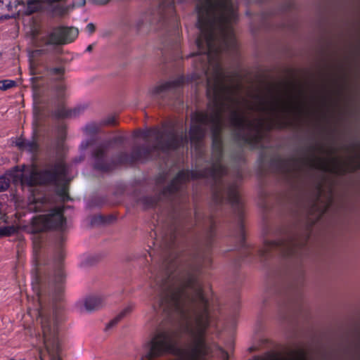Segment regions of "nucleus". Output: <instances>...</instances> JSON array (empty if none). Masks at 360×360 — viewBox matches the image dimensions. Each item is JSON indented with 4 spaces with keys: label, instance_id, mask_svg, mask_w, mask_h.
Listing matches in <instances>:
<instances>
[{
    "label": "nucleus",
    "instance_id": "obj_1",
    "mask_svg": "<svg viewBox=\"0 0 360 360\" xmlns=\"http://www.w3.org/2000/svg\"><path fill=\"white\" fill-rule=\"evenodd\" d=\"M197 9L200 34L196 43L200 53L195 55L190 79L197 82L202 75L206 76L210 103L205 112H195L191 115L189 135L191 143L197 144L205 136L207 127H210L213 162L207 170L191 172V176L217 178L226 172L221 164L219 136L225 115L231 125L238 130L240 138L252 141L259 138L262 129H272L290 115L324 117L330 108V98L274 89L243 96L239 84L225 83L226 75L219 63V53L236 46L232 30V24L238 18L236 6L231 0H198ZM189 177V172H180L171 182L170 191L177 190Z\"/></svg>",
    "mask_w": 360,
    "mask_h": 360
},
{
    "label": "nucleus",
    "instance_id": "obj_2",
    "mask_svg": "<svg viewBox=\"0 0 360 360\" xmlns=\"http://www.w3.org/2000/svg\"><path fill=\"white\" fill-rule=\"evenodd\" d=\"M158 304L161 311L166 314L177 313L186 319V330L191 342L183 348H176L173 330H157L148 343L146 359L152 360L166 354H174L175 357L171 360H207L212 352L211 346L205 342V331L210 325L209 302L200 283L192 277L170 276Z\"/></svg>",
    "mask_w": 360,
    "mask_h": 360
},
{
    "label": "nucleus",
    "instance_id": "obj_3",
    "mask_svg": "<svg viewBox=\"0 0 360 360\" xmlns=\"http://www.w3.org/2000/svg\"><path fill=\"white\" fill-rule=\"evenodd\" d=\"M360 167V142L343 148L340 153L319 150L301 162H291L287 172H298L304 168L319 169L333 174H343Z\"/></svg>",
    "mask_w": 360,
    "mask_h": 360
},
{
    "label": "nucleus",
    "instance_id": "obj_4",
    "mask_svg": "<svg viewBox=\"0 0 360 360\" xmlns=\"http://www.w3.org/2000/svg\"><path fill=\"white\" fill-rule=\"evenodd\" d=\"M61 312L54 309L52 314L42 317V335L44 349L39 351V360H62L61 344L58 339V324Z\"/></svg>",
    "mask_w": 360,
    "mask_h": 360
},
{
    "label": "nucleus",
    "instance_id": "obj_5",
    "mask_svg": "<svg viewBox=\"0 0 360 360\" xmlns=\"http://www.w3.org/2000/svg\"><path fill=\"white\" fill-rule=\"evenodd\" d=\"M66 167L63 162L55 165L53 170L39 171L34 165L27 166L21 174V185L34 186L46 183L58 184L65 181Z\"/></svg>",
    "mask_w": 360,
    "mask_h": 360
},
{
    "label": "nucleus",
    "instance_id": "obj_6",
    "mask_svg": "<svg viewBox=\"0 0 360 360\" xmlns=\"http://www.w3.org/2000/svg\"><path fill=\"white\" fill-rule=\"evenodd\" d=\"M333 184L327 181L318 186L316 196L310 210V214L315 219H319L331 205L333 198Z\"/></svg>",
    "mask_w": 360,
    "mask_h": 360
},
{
    "label": "nucleus",
    "instance_id": "obj_7",
    "mask_svg": "<svg viewBox=\"0 0 360 360\" xmlns=\"http://www.w3.org/2000/svg\"><path fill=\"white\" fill-rule=\"evenodd\" d=\"M141 136L144 139L153 136L155 138L157 143L155 148L160 150H169V148H176L183 143L187 142V139L176 134L175 132L164 133L158 129H153L148 132L141 133Z\"/></svg>",
    "mask_w": 360,
    "mask_h": 360
},
{
    "label": "nucleus",
    "instance_id": "obj_8",
    "mask_svg": "<svg viewBox=\"0 0 360 360\" xmlns=\"http://www.w3.org/2000/svg\"><path fill=\"white\" fill-rule=\"evenodd\" d=\"M63 222L64 219L61 207L55 208L46 215H40L32 219V225L37 231H43L51 228H60Z\"/></svg>",
    "mask_w": 360,
    "mask_h": 360
},
{
    "label": "nucleus",
    "instance_id": "obj_9",
    "mask_svg": "<svg viewBox=\"0 0 360 360\" xmlns=\"http://www.w3.org/2000/svg\"><path fill=\"white\" fill-rule=\"evenodd\" d=\"M309 233L301 236L289 237L284 240H271L265 243L266 250L270 249H278L285 254H292L296 251L297 248L304 245L308 240Z\"/></svg>",
    "mask_w": 360,
    "mask_h": 360
},
{
    "label": "nucleus",
    "instance_id": "obj_10",
    "mask_svg": "<svg viewBox=\"0 0 360 360\" xmlns=\"http://www.w3.org/2000/svg\"><path fill=\"white\" fill-rule=\"evenodd\" d=\"M79 30L72 27H58L46 37L44 43L47 45H60L73 41L78 36Z\"/></svg>",
    "mask_w": 360,
    "mask_h": 360
},
{
    "label": "nucleus",
    "instance_id": "obj_11",
    "mask_svg": "<svg viewBox=\"0 0 360 360\" xmlns=\"http://www.w3.org/2000/svg\"><path fill=\"white\" fill-rule=\"evenodd\" d=\"M104 304V300L101 297L92 296L86 297L85 300L79 301L77 303V308L79 311H93V310L98 309Z\"/></svg>",
    "mask_w": 360,
    "mask_h": 360
},
{
    "label": "nucleus",
    "instance_id": "obj_12",
    "mask_svg": "<svg viewBox=\"0 0 360 360\" xmlns=\"http://www.w3.org/2000/svg\"><path fill=\"white\" fill-rule=\"evenodd\" d=\"M184 81V79L182 77L175 79L172 81H168L165 83L158 84L156 86L153 87L150 91L149 94L151 95H159L164 91H167L169 90H172V89H175L179 86H181V85L183 84Z\"/></svg>",
    "mask_w": 360,
    "mask_h": 360
},
{
    "label": "nucleus",
    "instance_id": "obj_13",
    "mask_svg": "<svg viewBox=\"0 0 360 360\" xmlns=\"http://www.w3.org/2000/svg\"><path fill=\"white\" fill-rule=\"evenodd\" d=\"M105 148L104 146L97 147L94 151V158L96 160L94 166L96 168L101 169V171H109L108 166L102 165L101 162L105 155Z\"/></svg>",
    "mask_w": 360,
    "mask_h": 360
},
{
    "label": "nucleus",
    "instance_id": "obj_14",
    "mask_svg": "<svg viewBox=\"0 0 360 360\" xmlns=\"http://www.w3.org/2000/svg\"><path fill=\"white\" fill-rule=\"evenodd\" d=\"M46 207V205L43 200H40V198H35L32 197L30 199V202L28 203V209L30 211H41L43 209Z\"/></svg>",
    "mask_w": 360,
    "mask_h": 360
},
{
    "label": "nucleus",
    "instance_id": "obj_15",
    "mask_svg": "<svg viewBox=\"0 0 360 360\" xmlns=\"http://www.w3.org/2000/svg\"><path fill=\"white\" fill-rule=\"evenodd\" d=\"M134 307L133 305H128L125 307L124 309H123L122 311H120L119 314H117L116 317L110 321V324H116V323L120 321V319L125 318L127 315H129L131 312H132Z\"/></svg>",
    "mask_w": 360,
    "mask_h": 360
},
{
    "label": "nucleus",
    "instance_id": "obj_16",
    "mask_svg": "<svg viewBox=\"0 0 360 360\" xmlns=\"http://www.w3.org/2000/svg\"><path fill=\"white\" fill-rule=\"evenodd\" d=\"M18 229L15 226H5V227L0 228V237L4 236H11L15 234Z\"/></svg>",
    "mask_w": 360,
    "mask_h": 360
},
{
    "label": "nucleus",
    "instance_id": "obj_17",
    "mask_svg": "<svg viewBox=\"0 0 360 360\" xmlns=\"http://www.w3.org/2000/svg\"><path fill=\"white\" fill-rule=\"evenodd\" d=\"M15 85H16V82H15L13 80H8V79H6V80H1L0 81V90L6 91V90H8V89L15 87Z\"/></svg>",
    "mask_w": 360,
    "mask_h": 360
},
{
    "label": "nucleus",
    "instance_id": "obj_18",
    "mask_svg": "<svg viewBox=\"0 0 360 360\" xmlns=\"http://www.w3.org/2000/svg\"><path fill=\"white\" fill-rule=\"evenodd\" d=\"M11 181L8 177L1 176H0V192L8 189L10 186Z\"/></svg>",
    "mask_w": 360,
    "mask_h": 360
},
{
    "label": "nucleus",
    "instance_id": "obj_19",
    "mask_svg": "<svg viewBox=\"0 0 360 360\" xmlns=\"http://www.w3.org/2000/svg\"><path fill=\"white\" fill-rule=\"evenodd\" d=\"M228 199L232 202H238V191L234 187L230 188L228 191Z\"/></svg>",
    "mask_w": 360,
    "mask_h": 360
},
{
    "label": "nucleus",
    "instance_id": "obj_20",
    "mask_svg": "<svg viewBox=\"0 0 360 360\" xmlns=\"http://www.w3.org/2000/svg\"><path fill=\"white\" fill-rule=\"evenodd\" d=\"M38 149V143L36 141H26L25 150L30 151V153H34Z\"/></svg>",
    "mask_w": 360,
    "mask_h": 360
},
{
    "label": "nucleus",
    "instance_id": "obj_21",
    "mask_svg": "<svg viewBox=\"0 0 360 360\" xmlns=\"http://www.w3.org/2000/svg\"><path fill=\"white\" fill-rule=\"evenodd\" d=\"M49 72L51 73V75H63L64 72L63 68H61V67H56L55 68H51L49 69Z\"/></svg>",
    "mask_w": 360,
    "mask_h": 360
},
{
    "label": "nucleus",
    "instance_id": "obj_22",
    "mask_svg": "<svg viewBox=\"0 0 360 360\" xmlns=\"http://www.w3.org/2000/svg\"><path fill=\"white\" fill-rule=\"evenodd\" d=\"M15 145L21 150H26V141L22 140V139H19L15 141Z\"/></svg>",
    "mask_w": 360,
    "mask_h": 360
},
{
    "label": "nucleus",
    "instance_id": "obj_23",
    "mask_svg": "<svg viewBox=\"0 0 360 360\" xmlns=\"http://www.w3.org/2000/svg\"><path fill=\"white\" fill-rule=\"evenodd\" d=\"M86 28L89 33L92 34L94 33L96 27L94 23H89L87 25Z\"/></svg>",
    "mask_w": 360,
    "mask_h": 360
},
{
    "label": "nucleus",
    "instance_id": "obj_24",
    "mask_svg": "<svg viewBox=\"0 0 360 360\" xmlns=\"http://www.w3.org/2000/svg\"><path fill=\"white\" fill-rule=\"evenodd\" d=\"M39 33H40L39 28H38V27L32 28V37H35L38 36V34H39Z\"/></svg>",
    "mask_w": 360,
    "mask_h": 360
},
{
    "label": "nucleus",
    "instance_id": "obj_25",
    "mask_svg": "<svg viewBox=\"0 0 360 360\" xmlns=\"http://www.w3.org/2000/svg\"><path fill=\"white\" fill-rule=\"evenodd\" d=\"M95 3L98 4H105L108 3L110 0H94Z\"/></svg>",
    "mask_w": 360,
    "mask_h": 360
},
{
    "label": "nucleus",
    "instance_id": "obj_26",
    "mask_svg": "<svg viewBox=\"0 0 360 360\" xmlns=\"http://www.w3.org/2000/svg\"><path fill=\"white\" fill-rule=\"evenodd\" d=\"M219 349H220L221 352L222 353L224 359L228 360L229 354L227 353H226V352L222 350V349L219 348Z\"/></svg>",
    "mask_w": 360,
    "mask_h": 360
},
{
    "label": "nucleus",
    "instance_id": "obj_27",
    "mask_svg": "<svg viewBox=\"0 0 360 360\" xmlns=\"http://www.w3.org/2000/svg\"><path fill=\"white\" fill-rule=\"evenodd\" d=\"M76 110H74L73 111H70L69 112L68 114H66L65 115H68L69 117H72V115H75L76 114ZM63 115H65L64 114H63Z\"/></svg>",
    "mask_w": 360,
    "mask_h": 360
},
{
    "label": "nucleus",
    "instance_id": "obj_28",
    "mask_svg": "<svg viewBox=\"0 0 360 360\" xmlns=\"http://www.w3.org/2000/svg\"><path fill=\"white\" fill-rule=\"evenodd\" d=\"M60 195H62L63 198H65V196L66 195V191H65V188H63V190L60 191Z\"/></svg>",
    "mask_w": 360,
    "mask_h": 360
},
{
    "label": "nucleus",
    "instance_id": "obj_29",
    "mask_svg": "<svg viewBox=\"0 0 360 360\" xmlns=\"http://www.w3.org/2000/svg\"><path fill=\"white\" fill-rule=\"evenodd\" d=\"M115 122L113 118H109L108 120L106 121L107 124H113Z\"/></svg>",
    "mask_w": 360,
    "mask_h": 360
},
{
    "label": "nucleus",
    "instance_id": "obj_30",
    "mask_svg": "<svg viewBox=\"0 0 360 360\" xmlns=\"http://www.w3.org/2000/svg\"><path fill=\"white\" fill-rule=\"evenodd\" d=\"M63 276V272H59V273H58V281H61V280H62Z\"/></svg>",
    "mask_w": 360,
    "mask_h": 360
},
{
    "label": "nucleus",
    "instance_id": "obj_31",
    "mask_svg": "<svg viewBox=\"0 0 360 360\" xmlns=\"http://www.w3.org/2000/svg\"><path fill=\"white\" fill-rule=\"evenodd\" d=\"M93 49V45H89V46L86 48L87 51H91Z\"/></svg>",
    "mask_w": 360,
    "mask_h": 360
},
{
    "label": "nucleus",
    "instance_id": "obj_32",
    "mask_svg": "<svg viewBox=\"0 0 360 360\" xmlns=\"http://www.w3.org/2000/svg\"><path fill=\"white\" fill-rule=\"evenodd\" d=\"M66 11L67 10L65 8H61L60 9V15H64V13H65Z\"/></svg>",
    "mask_w": 360,
    "mask_h": 360
},
{
    "label": "nucleus",
    "instance_id": "obj_33",
    "mask_svg": "<svg viewBox=\"0 0 360 360\" xmlns=\"http://www.w3.org/2000/svg\"><path fill=\"white\" fill-rule=\"evenodd\" d=\"M216 198H217V201H219V200H221V198H220V199H219V195H218L216 196Z\"/></svg>",
    "mask_w": 360,
    "mask_h": 360
},
{
    "label": "nucleus",
    "instance_id": "obj_34",
    "mask_svg": "<svg viewBox=\"0 0 360 360\" xmlns=\"http://www.w3.org/2000/svg\"><path fill=\"white\" fill-rule=\"evenodd\" d=\"M9 360H15V359H9ZM18 360H25V359H18Z\"/></svg>",
    "mask_w": 360,
    "mask_h": 360
}]
</instances>
